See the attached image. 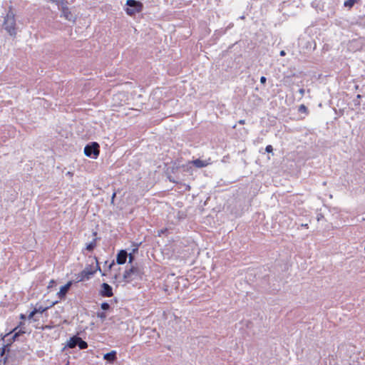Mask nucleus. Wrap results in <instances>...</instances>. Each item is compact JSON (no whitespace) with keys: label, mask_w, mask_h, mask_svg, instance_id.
Masks as SVG:
<instances>
[{"label":"nucleus","mask_w":365,"mask_h":365,"mask_svg":"<svg viewBox=\"0 0 365 365\" xmlns=\"http://www.w3.org/2000/svg\"><path fill=\"white\" fill-rule=\"evenodd\" d=\"M53 283H54V280H51V281L50 282V284H53Z\"/></svg>","instance_id":"c9c22d12"},{"label":"nucleus","mask_w":365,"mask_h":365,"mask_svg":"<svg viewBox=\"0 0 365 365\" xmlns=\"http://www.w3.org/2000/svg\"><path fill=\"white\" fill-rule=\"evenodd\" d=\"M96 237H95L93 241H91L90 243H88L87 245H86V249L89 251V252H92L94 248L96 247Z\"/></svg>","instance_id":"f3484780"},{"label":"nucleus","mask_w":365,"mask_h":365,"mask_svg":"<svg viewBox=\"0 0 365 365\" xmlns=\"http://www.w3.org/2000/svg\"><path fill=\"white\" fill-rule=\"evenodd\" d=\"M36 314V312H35L34 310H33V311H32V312H30V314H29L28 318H29V319H31L34 317V315H35Z\"/></svg>","instance_id":"b1692460"},{"label":"nucleus","mask_w":365,"mask_h":365,"mask_svg":"<svg viewBox=\"0 0 365 365\" xmlns=\"http://www.w3.org/2000/svg\"><path fill=\"white\" fill-rule=\"evenodd\" d=\"M281 56H284L286 55V52L284 50H282L279 53Z\"/></svg>","instance_id":"c756f323"},{"label":"nucleus","mask_w":365,"mask_h":365,"mask_svg":"<svg viewBox=\"0 0 365 365\" xmlns=\"http://www.w3.org/2000/svg\"><path fill=\"white\" fill-rule=\"evenodd\" d=\"M260 81L262 83H264L266 81V78L264 76H262L260 78Z\"/></svg>","instance_id":"bb28decb"},{"label":"nucleus","mask_w":365,"mask_h":365,"mask_svg":"<svg viewBox=\"0 0 365 365\" xmlns=\"http://www.w3.org/2000/svg\"><path fill=\"white\" fill-rule=\"evenodd\" d=\"M100 146L98 143L93 142L91 144H88L84 148V154L87 157L92 158L93 159L98 158L100 154Z\"/></svg>","instance_id":"39448f33"},{"label":"nucleus","mask_w":365,"mask_h":365,"mask_svg":"<svg viewBox=\"0 0 365 365\" xmlns=\"http://www.w3.org/2000/svg\"><path fill=\"white\" fill-rule=\"evenodd\" d=\"M100 295L103 297H110L113 295V288L107 283H103L100 290Z\"/></svg>","instance_id":"1a4fd4ad"},{"label":"nucleus","mask_w":365,"mask_h":365,"mask_svg":"<svg viewBox=\"0 0 365 365\" xmlns=\"http://www.w3.org/2000/svg\"><path fill=\"white\" fill-rule=\"evenodd\" d=\"M115 197V192L113 194L112 199H113Z\"/></svg>","instance_id":"72a5a7b5"},{"label":"nucleus","mask_w":365,"mask_h":365,"mask_svg":"<svg viewBox=\"0 0 365 365\" xmlns=\"http://www.w3.org/2000/svg\"><path fill=\"white\" fill-rule=\"evenodd\" d=\"M299 92L302 96H303L304 94L305 90L304 88H300Z\"/></svg>","instance_id":"cd10ccee"},{"label":"nucleus","mask_w":365,"mask_h":365,"mask_svg":"<svg viewBox=\"0 0 365 365\" xmlns=\"http://www.w3.org/2000/svg\"><path fill=\"white\" fill-rule=\"evenodd\" d=\"M93 235L96 237L97 235V232H93Z\"/></svg>","instance_id":"f704fd0d"},{"label":"nucleus","mask_w":365,"mask_h":365,"mask_svg":"<svg viewBox=\"0 0 365 365\" xmlns=\"http://www.w3.org/2000/svg\"><path fill=\"white\" fill-rule=\"evenodd\" d=\"M302 227H304L305 228H308V224H302Z\"/></svg>","instance_id":"2f4dec72"},{"label":"nucleus","mask_w":365,"mask_h":365,"mask_svg":"<svg viewBox=\"0 0 365 365\" xmlns=\"http://www.w3.org/2000/svg\"><path fill=\"white\" fill-rule=\"evenodd\" d=\"M95 266L93 264L87 265L85 269L77 275L78 282L88 280L97 272V270H101L97 257H95Z\"/></svg>","instance_id":"f03ea898"},{"label":"nucleus","mask_w":365,"mask_h":365,"mask_svg":"<svg viewBox=\"0 0 365 365\" xmlns=\"http://www.w3.org/2000/svg\"><path fill=\"white\" fill-rule=\"evenodd\" d=\"M4 26L5 30L11 35L16 36V20L14 14H7L4 19Z\"/></svg>","instance_id":"20e7f679"},{"label":"nucleus","mask_w":365,"mask_h":365,"mask_svg":"<svg viewBox=\"0 0 365 365\" xmlns=\"http://www.w3.org/2000/svg\"><path fill=\"white\" fill-rule=\"evenodd\" d=\"M361 0H346L344 3V6L348 10H351L356 4H359Z\"/></svg>","instance_id":"2eb2a0df"},{"label":"nucleus","mask_w":365,"mask_h":365,"mask_svg":"<svg viewBox=\"0 0 365 365\" xmlns=\"http://www.w3.org/2000/svg\"><path fill=\"white\" fill-rule=\"evenodd\" d=\"M138 250V247L133 250V252L128 254V257L129 259V263H131L134 260V253L137 252Z\"/></svg>","instance_id":"6ab92c4d"},{"label":"nucleus","mask_w":365,"mask_h":365,"mask_svg":"<svg viewBox=\"0 0 365 365\" xmlns=\"http://www.w3.org/2000/svg\"><path fill=\"white\" fill-rule=\"evenodd\" d=\"M24 331H20L19 332H16L13 336L14 339H15L20 334H24Z\"/></svg>","instance_id":"a878e982"},{"label":"nucleus","mask_w":365,"mask_h":365,"mask_svg":"<svg viewBox=\"0 0 365 365\" xmlns=\"http://www.w3.org/2000/svg\"><path fill=\"white\" fill-rule=\"evenodd\" d=\"M101 307L103 310H108V309H110V305L107 302H103V303L101 304Z\"/></svg>","instance_id":"4be33fe9"},{"label":"nucleus","mask_w":365,"mask_h":365,"mask_svg":"<svg viewBox=\"0 0 365 365\" xmlns=\"http://www.w3.org/2000/svg\"><path fill=\"white\" fill-rule=\"evenodd\" d=\"M58 302H53L49 307H43V306H39L38 307H35L34 309V310L36 312V313H43L45 311H46L48 308L51 307L52 306H53L54 304H56Z\"/></svg>","instance_id":"dca6fc26"},{"label":"nucleus","mask_w":365,"mask_h":365,"mask_svg":"<svg viewBox=\"0 0 365 365\" xmlns=\"http://www.w3.org/2000/svg\"><path fill=\"white\" fill-rule=\"evenodd\" d=\"M324 218V215L322 213H318L317 215V221H320L321 220H322Z\"/></svg>","instance_id":"393cba45"},{"label":"nucleus","mask_w":365,"mask_h":365,"mask_svg":"<svg viewBox=\"0 0 365 365\" xmlns=\"http://www.w3.org/2000/svg\"><path fill=\"white\" fill-rule=\"evenodd\" d=\"M361 97L362 96L360 94H358L356 96V98L354 100V103L355 106H360V104H361L360 99L361 98Z\"/></svg>","instance_id":"aec40b11"},{"label":"nucleus","mask_w":365,"mask_h":365,"mask_svg":"<svg viewBox=\"0 0 365 365\" xmlns=\"http://www.w3.org/2000/svg\"><path fill=\"white\" fill-rule=\"evenodd\" d=\"M298 112L300 113H304L305 115L309 114V110L306 106L302 104L298 108Z\"/></svg>","instance_id":"a211bd4d"},{"label":"nucleus","mask_w":365,"mask_h":365,"mask_svg":"<svg viewBox=\"0 0 365 365\" xmlns=\"http://www.w3.org/2000/svg\"><path fill=\"white\" fill-rule=\"evenodd\" d=\"M299 46H302V49L304 53H309L312 52L316 48V43L314 40H307L304 39L300 40L299 43Z\"/></svg>","instance_id":"6e6552de"},{"label":"nucleus","mask_w":365,"mask_h":365,"mask_svg":"<svg viewBox=\"0 0 365 365\" xmlns=\"http://www.w3.org/2000/svg\"><path fill=\"white\" fill-rule=\"evenodd\" d=\"M62 16L68 21H74L73 16L67 6L62 8Z\"/></svg>","instance_id":"ddd939ff"},{"label":"nucleus","mask_w":365,"mask_h":365,"mask_svg":"<svg viewBox=\"0 0 365 365\" xmlns=\"http://www.w3.org/2000/svg\"><path fill=\"white\" fill-rule=\"evenodd\" d=\"M265 150H266V151H267V153H271V152H272V150H273V148H272V146L271 145H267V146L266 147V149H265Z\"/></svg>","instance_id":"5701e85b"},{"label":"nucleus","mask_w":365,"mask_h":365,"mask_svg":"<svg viewBox=\"0 0 365 365\" xmlns=\"http://www.w3.org/2000/svg\"><path fill=\"white\" fill-rule=\"evenodd\" d=\"M16 329H17V327L14 328V329H13V331H15Z\"/></svg>","instance_id":"e433bc0d"},{"label":"nucleus","mask_w":365,"mask_h":365,"mask_svg":"<svg viewBox=\"0 0 365 365\" xmlns=\"http://www.w3.org/2000/svg\"><path fill=\"white\" fill-rule=\"evenodd\" d=\"M128 257V253L125 250H121L118 252L116 257V262L118 264H123L125 263Z\"/></svg>","instance_id":"f8f14e48"},{"label":"nucleus","mask_w":365,"mask_h":365,"mask_svg":"<svg viewBox=\"0 0 365 365\" xmlns=\"http://www.w3.org/2000/svg\"><path fill=\"white\" fill-rule=\"evenodd\" d=\"M238 123L240 124H241V125H244L245 123V120H240Z\"/></svg>","instance_id":"7c9ffc66"},{"label":"nucleus","mask_w":365,"mask_h":365,"mask_svg":"<svg viewBox=\"0 0 365 365\" xmlns=\"http://www.w3.org/2000/svg\"><path fill=\"white\" fill-rule=\"evenodd\" d=\"M71 285H72V282L69 281L65 285H63L61 287L59 292L57 293V297H58V299L60 300H62L66 297V295L68 293Z\"/></svg>","instance_id":"9d476101"},{"label":"nucleus","mask_w":365,"mask_h":365,"mask_svg":"<svg viewBox=\"0 0 365 365\" xmlns=\"http://www.w3.org/2000/svg\"><path fill=\"white\" fill-rule=\"evenodd\" d=\"M103 359L105 360H107V361H110V362H113L117 359V357H116V351H111L110 352L106 354L103 356Z\"/></svg>","instance_id":"4468645a"},{"label":"nucleus","mask_w":365,"mask_h":365,"mask_svg":"<svg viewBox=\"0 0 365 365\" xmlns=\"http://www.w3.org/2000/svg\"><path fill=\"white\" fill-rule=\"evenodd\" d=\"M126 5L128 6L129 8L125 9V12L130 16L141 12L143 9V4L140 1L135 0H127Z\"/></svg>","instance_id":"7ed1b4c3"},{"label":"nucleus","mask_w":365,"mask_h":365,"mask_svg":"<svg viewBox=\"0 0 365 365\" xmlns=\"http://www.w3.org/2000/svg\"><path fill=\"white\" fill-rule=\"evenodd\" d=\"M166 230H167V229L161 230L160 231H159L158 236H160L161 234H163Z\"/></svg>","instance_id":"c85d7f7f"},{"label":"nucleus","mask_w":365,"mask_h":365,"mask_svg":"<svg viewBox=\"0 0 365 365\" xmlns=\"http://www.w3.org/2000/svg\"><path fill=\"white\" fill-rule=\"evenodd\" d=\"M67 346L73 349L78 346L80 349H85L88 347V344L86 341L82 340L81 338L74 336L71 338H70L69 341H68Z\"/></svg>","instance_id":"0eeeda50"},{"label":"nucleus","mask_w":365,"mask_h":365,"mask_svg":"<svg viewBox=\"0 0 365 365\" xmlns=\"http://www.w3.org/2000/svg\"><path fill=\"white\" fill-rule=\"evenodd\" d=\"M190 163H192L196 168H204V167H206V166L210 165L211 160H210V158H208L207 160H202L200 159H196V160H192L190 162Z\"/></svg>","instance_id":"9b49d317"},{"label":"nucleus","mask_w":365,"mask_h":365,"mask_svg":"<svg viewBox=\"0 0 365 365\" xmlns=\"http://www.w3.org/2000/svg\"><path fill=\"white\" fill-rule=\"evenodd\" d=\"M339 0H325L322 2L320 0H314L312 3V7L319 9L327 18H331L336 14V8Z\"/></svg>","instance_id":"f257e3e1"},{"label":"nucleus","mask_w":365,"mask_h":365,"mask_svg":"<svg viewBox=\"0 0 365 365\" xmlns=\"http://www.w3.org/2000/svg\"><path fill=\"white\" fill-rule=\"evenodd\" d=\"M25 317H25V315H24V314H21L20 315V318H21V319H25Z\"/></svg>","instance_id":"473e14b6"},{"label":"nucleus","mask_w":365,"mask_h":365,"mask_svg":"<svg viewBox=\"0 0 365 365\" xmlns=\"http://www.w3.org/2000/svg\"><path fill=\"white\" fill-rule=\"evenodd\" d=\"M97 317L100 319H101L102 320H104L106 318V314L103 312H98L97 313Z\"/></svg>","instance_id":"412c9836"},{"label":"nucleus","mask_w":365,"mask_h":365,"mask_svg":"<svg viewBox=\"0 0 365 365\" xmlns=\"http://www.w3.org/2000/svg\"><path fill=\"white\" fill-rule=\"evenodd\" d=\"M142 274L141 269L138 266L132 265L130 269L124 272L123 279L129 282L133 280V276H140Z\"/></svg>","instance_id":"423d86ee"}]
</instances>
